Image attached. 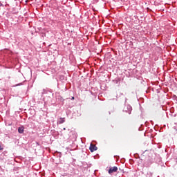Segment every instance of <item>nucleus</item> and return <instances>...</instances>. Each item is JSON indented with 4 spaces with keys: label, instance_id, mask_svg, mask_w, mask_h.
<instances>
[{
    "label": "nucleus",
    "instance_id": "f257e3e1",
    "mask_svg": "<svg viewBox=\"0 0 177 177\" xmlns=\"http://www.w3.org/2000/svg\"><path fill=\"white\" fill-rule=\"evenodd\" d=\"M118 171V167H112L111 168H109V174H110V175H111V174H113V172H117Z\"/></svg>",
    "mask_w": 177,
    "mask_h": 177
},
{
    "label": "nucleus",
    "instance_id": "f03ea898",
    "mask_svg": "<svg viewBox=\"0 0 177 177\" xmlns=\"http://www.w3.org/2000/svg\"><path fill=\"white\" fill-rule=\"evenodd\" d=\"M89 150L91 151V153H93V151H96V150H97V147L93 144H91Z\"/></svg>",
    "mask_w": 177,
    "mask_h": 177
},
{
    "label": "nucleus",
    "instance_id": "7ed1b4c3",
    "mask_svg": "<svg viewBox=\"0 0 177 177\" xmlns=\"http://www.w3.org/2000/svg\"><path fill=\"white\" fill-rule=\"evenodd\" d=\"M19 133H23L24 132V127H20L18 129Z\"/></svg>",
    "mask_w": 177,
    "mask_h": 177
},
{
    "label": "nucleus",
    "instance_id": "20e7f679",
    "mask_svg": "<svg viewBox=\"0 0 177 177\" xmlns=\"http://www.w3.org/2000/svg\"><path fill=\"white\" fill-rule=\"evenodd\" d=\"M64 118H60V120H59V124H63L64 122Z\"/></svg>",
    "mask_w": 177,
    "mask_h": 177
},
{
    "label": "nucleus",
    "instance_id": "39448f33",
    "mask_svg": "<svg viewBox=\"0 0 177 177\" xmlns=\"http://www.w3.org/2000/svg\"><path fill=\"white\" fill-rule=\"evenodd\" d=\"M1 150H3V146L0 145V151H1Z\"/></svg>",
    "mask_w": 177,
    "mask_h": 177
},
{
    "label": "nucleus",
    "instance_id": "423d86ee",
    "mask_svg": "<svg viewBox=\"0 0 177 177\" xmlns=\"http://www.w3.org/2000/svg\"><path fill=\"white\" fill-rule=\"evenodd\" d=\"M148 175H149V176H150L151 175V173L148 174Z\"/></svg>",
    "mask_w": 177,
    "mask_h": 177
},
{
    "label": "nucleus",
    "instance_id": "0eeeda50",
    "mask_svg": "<svg viewBox=\"0 0 177 177\" xmlns=\"http://www.w3.org/2000/svg\"><path fill=\"white\" fill-rule=\"evenodd\" d=\"M72 100H74V97H72Z\"/></svg>",
    "mask_w": 177,
    "mask_h": 177
},
{
    "label": "nucleus",
    "instance_id": "6e6552de",
    "mask_svg": "<svg viewBox=\"0 0 177 177\" xmlns=\"http://www.w3.org/2000/svg\"><path fill=\"white\" fill-rule=\"evenodd\" d=\"M64 131H66V128H64Z\"/></svg>",
    "mask_w": 177,
    "mask_h": 177
}]
</instances>
